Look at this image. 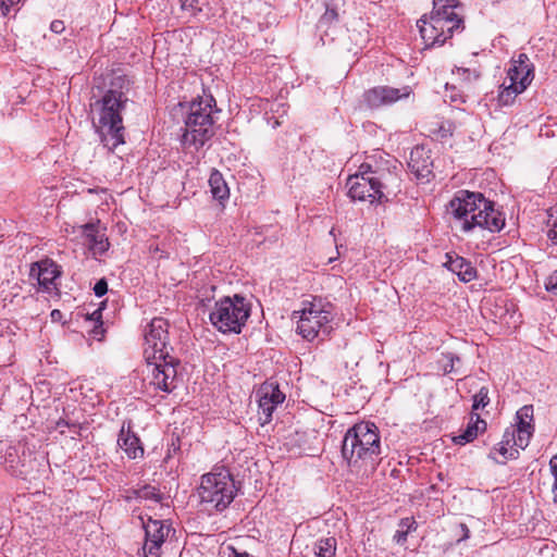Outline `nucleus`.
Listing matches in <instances>:
<instances>
[{
	"instance_id": "58836bf2",
	"label": "nucleus",
	"mask_w": 557,
	"mask_h": 557,
	"mask_svg": "<svg viewBox=\"0 0 557 557\" xmlns=\"http://www.w3.org/2000/svg\"><path fill=\"white\" fill-rule=\"evenodd\" d=\"M50 29H51V32H53L55 34L63 33L65 29L63 21L55 20V21L51 22Z\"/></svg>"
},
{
	"instance_id": "c9c22d12",
	"label": "nucleus",
	"mask_w": 557,
	"mask_h": 557,
	"mask_svg": "<svg viewBox=\"0 0 557 557\" xmlns=\"http://www.w3.org/2000/svg\"><path fill=\"white\" fill-rule=\"evenodd\" d=\"M94 292L97 297H102L108 292V283L104 278L99 280L95 286Z\"/></svg>"
},
{
	"instance_id": "39448f33",
	"label": "nucleus",
	"mask_w": 557,
	"mask_h": 557,
	"mask_svg": "<svg viewBox=\"0 0 557 557\" xmlns=\"http://www.w3.org/2000/svg\"><path fill=\"white\" fill-rule=\"evenodd\" d=\"M457 0H434L430 17L422 16L418 27L426 46H442L455 32L463 29Z\"/></svg>"
},
{
	"instance_id": "7c9ffc66",
	"label": "nucleus",
	"mask_w": 557,
	"mask_h": 557,
	"mask_svg": "<svg viewBox=\"0 0 557 557\" xmlns=\"http://www.w3.org/2000/svg\"><path fill=\"white\" fill-rule=\"evenodd\" d=\"M488 403H490L488 388L483 386L473 396L472 412H474L479 409H484L488 405Z\"/></svg>"
},
{
	"instance_id": "c756f323",
	"label": "nucleus",
	"mask_w": 557,
	"mask_h": 557,
	"mask_svg": "<svg viewBox=\"0 0 557 557\" xmlns=\"http://www.w3.org/2000/svg\"><path fill=\"white\" fill-rule=\"evenodd\" d=\"M136 497L146 500L160 502L161 495L154 486L145 485L135 491Z\"/></svg>"
},
{
	"instance_id": "37998d69",
	"label": "nucleus",
	"mask_w": 557,
	"mask_h": 557,
	"mask_svg": "<svg viewBox=\"0 0 557 557\" xmlns=\"http://www.w3.org/2000/svg\"><path fill=\"white\" fill-rule=\"evenodd\" d=\"M61 317V311L58 309L52 310L51 318L53 321L58 320Z\"/></svg>"
},
{
	"instance_id": "f8f14e48",
	"label": "nucleus",
	"mask_w": 557,
	"mask_h": 557,
	"mask_svg": "<svg viewBox=\"0 0 557 557\" xmlns=\"http://www.w3.org/2000/svg\"><path fill=\"white\" fill-rule=\"evenodd\" d=\"M145 529V545L144 553L145 557H159L160 549L165 539L168 537L171 529L161 520H154L148 518L147 521L143 522Z\"/></svg>"
},
{
	"instance_id": "ea45409f",
	"label": "nucleus",
	"mask_w": 557,
	"mask_h": 557,
	"mask_svg": "<svg viewBox=\"0 0 557 557\" xmlns=\"http://www.w3.org/2000/svg\"><path fill=\"white\" fill-rule=\"evenodd\" d=\"M459 528H460L461 533H462V534H461V537L459 539V542H460V541H465V540L469 539V536H470V530H469V528L467 527V524H465V523H460Z\"/></svg>"
},
{
	"instance_id": "1a4fd4ad",
	"label": "nucleus",
	"mask_w": 557,
	"mask_h": 557,
	"mask_svg": "<svg viewBox=\"0 0 557 557\" xmlns=\"http://www.w3.org/2000/svg\"><path fill=\"white\" fill-rule=\"evenodd\" d=\"M250 315V307L244 297L235 295L215 301L209 314L211 324L222 333L239 334Z\"/></svg>"
},
{
	"instance_id": "cd10ccee",
	"label": "nucleus",
	"mask_w": 557,
	"mask_h": 557,
	"mask_svg": "<svg viewBox=\"0 0 557 557\" xmlns=\"http://www.w3.org/2000/svg\"><path fill=\"white\" fill-rule=\"evenodd\" d=\"M22 445L9 447L4 456V465L12 472L13 469L20 468L17 459L20 457Z\"/></svg>"
},
{
	"instance_id": "c03bdc74",
	"label": "nucleus",
	"mask_w": 557,
	"mask_h": 557,
	"mask_svg": "<svg viewBox=\"0 0 557 557\" xmlns=\"http://www.w3.org/2000/svg\"><path fill=\"white\" fill-rule=\"evenodd\" d=\"M187 8H191V9H193V8H194V1H193V2H190L189 4H187V2H186V1H184V2L182 3V9H184V10H185V9H187Z\"/></svg>"
},
{
	"instance_id": "0eeeda50",
	"label": "nucleus",
	"mask_w": 557,
	"mask_h": 557,
	"mask_svg": "<svg viewBox=\"0 0 557 557\" xmlns=\"http://www.w3.org/2000/svg\"><path fill=\"white\" fill-rule=\"evenodd\" d=\"M237 487L231 472L215 468L201 476L198 495L208 510L223 511L234 500Z\"/></svg>"
},
{
	"instance_id": "4468645a",
	"label": "nucleus",
	"mask_w": 557,
	"mask_h": 557,
	"mask_svg": "<svg viewBox=\"0 0 557 557\" xmlns=\"http://www.w3.org/2000/svg\"><path fill=\"white\" fill-rule=\"evenodd\" d=\"M532 78L533 66L530 63L529 57L525 53H520L508 69L505 81L511 85H517L520 90H525L531 84Z\"/></svg>"
},
{
	"instance_id": "20e7f679",
	"label": "nucleus",
	"mask_w": 557,
	"mask_h": 557,
	"mask_svg": "<svg viewBox=\"0 0 557 557\" xmlns=\"http://www.w3.org/2000/svg\"><path fill=\"white\" fill-rule=\"evenodd\" d=\"M126 102L127 98L122 91L110 89L102 98L90 103L92 125L110 151L124 144L122 111Z\"/></svg>"
},
{
	"instance_id": "2eb2a0df",
	"label": "nucleus",
	"mask_w": 557,
	"mask_h": 557,
	"mask_svg": "<svg viewBox=\"0 0 557 557\" xmlns=\"http://www.w3.org/2000/svg\"><path fill=\"white\" fill-rule=\"evenodd\" d=\"M518 435L515 425L507 428L503 434L502 441L491 453V457L498 463H505L509 459H516L519 456Z\"/></svg>"
},
{
	"instance_id": "6e6552de",
	"label": "nucleus",
	"mask_w": 557,
	"mask_h": 557,
	"mask_svg": "<svg viewBox=\"0 0 557 557\" xmlns=\"http://www.w3.org/2000/svg\"><path fill=\"white\" fill-rule=\"evenodd\" d=\"M212 97L200 98L189 104L185 117L184 144L194 145L197 149L213 135Z\"/></svg>"
},
{
	"instance_id": "9b49d317",
	"label": "nucleus",
	"mask_w": 557,
	"mask_h": 557,
	"mask_svg": "<svg viewBox=\"0 0 557 557\" xmlns=\"http://www.w3.org/2000/svg\"><path fill=\"white\" fill-rule=\"evenodd\" d=\"M257 395L259 398V420L263 425L272 420L275 408L285 400V394L281 392L277 384L265 382L260 386Z\"/></svg>"
},
{
	"instance_id": "f257e3e1",
	"label": "nucleus",
	"mask_w": 557,
	"mask_h": 557,
	"mask_svg": "<svg viewBox=\"0 0 557 557\" xmlns=\"http://www.w3.org/2000/svg\"><path fill=\"white\" fill-rule=\"evenodd\" d=\"M145 356L150 372L149 384L154 389L170 393L175 388L177 359L172 356L173 348L169 343V322L163 318H154L145 334Z\"/></svg>"
},
{
	"instance_id": "6ab92c4d",
	"label": "nucleus",
	"mask_w": 557,
	"mask_h": 557,
	"mask_svg": "<svg viewBox=\"0 0 557 557\" xmlns=\"http://www.w3.org/2000/svg\"><path fill=\"white\" fill-rule=\"evenodd\" d=\"M446 262L444 265L463 283H469L476 277V270L467 259L458 256L446 253Z\"/></svg>"
},
{
	"instance_id": "a19ab883",
	"label": "nucleus",
	"mask_w": 557,
	"mask_h": 557,
	"mask_svg": "<svg viewBox=\"0 0 557 557\" xmlns=\"http://www.w3.org/2000/svg\"><path fill=\"white\" fill-rule=\"evenodd\" d=\"M13 4V0H2L0 1V9H2L3 14H7L10 11V7Z\"/></svg>"
},
{
	"instance_id": "393cba45",
	"label": "nucleus",
	"mask_w": 557,
	"mask_h": 557,
	"mask_svg": "<svg viewBox=\"0 0 557 557\" xmlns=\"http://www.w3.org/2000/svg\"><path fill=\"white\" fill-rule=\"evenodd\" d=\"M336 546L337 542L333 536L320 539L314 544V557H335Z\"/></svg>"
},
{
	"instance_id": "f03ea898",
	"label": "nucleus",
	"mask_w": 557,
	"mask_h": 557,
	"mask_svg": "<svg viewBox=\"0 0 557 557\" xmlns=\"http://www.w3.org/2000/svg\"><path fill=\"white\" fill-rule=\"evenodd\" d=\"M449 213L460 222L463 232L475 227L499 232L505 226L503 212L495 209L492 201L484 198L481 193L459 190L449 201Z\"/></svg>"
},
{
	"instance_id": "412c9836",
	"label": "nucleus",
	"mask_w": 557,
	"mask_h": 557,
	"mask_svg": "<svg viewBox=\"0 0 557 557\" xmlns=\"http://www.w3.org/2000/svg\"><path fill=\"white\" fill-rule=\"evenodd\" d=\"M30 269V275L37 276L38 284L46 290H50L54 280L60 275L57 264L49 261H41Z\"/></svg>"
},
{
	"instance_id": "a211bd4d",
	"label": "nucleus",
	"mask_w": 557,
	"mask_h": 557,
	"mask_svg": "<svg viewBox=\"0 0 557 557\" xmlns=\"http://www.w3.org/2000/svg\"><path fill=\"white\" fill-rule=\"evenodd\" d=\"M81 230L94 253L101 255L109 249L110 244L104 233L106 228L101 227L100 221L84 224Z\"/></svg>"
},
{
	"instance_id": "2f4dec72",
	"label": "nucleus",
	"mask_w": 557,
	"mask_h": 557,
	"mask_svg": "<svg viewBox=\"0 0 557 557\" xmlns=\"http://www.w3.org/2000/svg\"><path fill=\"white\" fill-rule=\"evenodd\" d=\"M547 225L549 226L548 238L557 244V205L548 210Z\"/></svg>"
},
{
	"instance_id": "ddd939ff",
	"label": "nucleus",
	"mask_w": 557,
	"mask_h": 557,
	"mask_svg": "<svg viewBox=\"0 0 557 557\" xmlns=\"http://www.w3.org/2000/svg\"><path fill=\"white\" fill-rule=\"evenodd\" d=\"M411 92L410 87L393 88L388 86L374 87L364 95L366 102L372 107L392 104L399 99L407 98Z\"/></svg>"
},
{
	"instance_id": "aec40b11",
	"label": "nucleus",
	"mask_w": 557,
	"mask_h": 557,
	"mask_svg": "<svg viewBox=\"0 0 557 557\" xmlns=\"http://www.w3.org/2000/svg\"><path fill=\"white\" fill-rule=\"evenodd\" d=\"M119 447L131 459L140 458L144 455V448L140 444L138 436L132 432L131 426H123L120 430L117 437Z\"/></svg>"
},
{
	"instance_id": "bb28decb",
	"label": "nucleus",
	"mask_w": 557,
	"mask_h": 557,
	"mask_svg": "<svg viewBox=\"0 0 557 557\" xmlns=\"http://www.w3.org/2000/svg\"><path fill=\"white\" fill-rule=\"evenodd\" d=\"M417 530V522L413 518H404L399 522V528L394 535V540L397 544L403 545L407 541V536L410 532Z\"/></svg>"
},
{
	"instance_id": "4c0bfd02",
	"label": "nucleus",
	"mask_w": 557,
	"mask_h": 557,
	"mask_svg": "<svg viewBox=\"0 0 557 557\" xmlns=\"http://www.w3.org/2000/svg\"><path fill=\"white\" fill-rule=\"evenodd\" d=\"M547 289L557 295V270L550 274Z\"/></svg>"
},
{
	"instance_id": "e433bc0d",
	"label": "nucleus",
	"mask_w": 557,
	"mask_h": 557,
	"mask_svg": "<svg viewBox=\"0 0 557 557\" xmlns=\"http://www.w3.org/2000/svg\"><path fill=\"white\" fill-rule=\"evenodd\" d=\"M446 358L448 359L449 363L445 366V372L446 373L455 372L456 363L460 362V358L458 356H455L454 354H448L446 356Z\"/></svg>"
},
{
	"instance_id": "473e14b6",
	"label": "nucleus",
	"mask_w": 557,
	"mask_h": 557,
	"mask_svg": "<svg viewBox=\"0 0 557 557\" xmlns=\"http://www.w3.org/2000/svg\"><path fill=\"white\" fill-rule=\"evenodd\" d=\"M338 17L337 11L335 9L326 8L324 14L321 16L319 23L321 26L329 25L332 22L336 21Z\"/></svg>"
},
{
	"instance_id": "f704fd0d",
	"label": "nucleus",
	"mask_w": 557,
	"mask_h": 557,
	"mask_svg": "<svg viewBox=\"0 0 557 557\" xmlns=\"http://www.w3.org/2000/svg\"><path fill=\"white\" fill-rule=\"evenodd\" d=\"M101 311H102V308L99 307L98 309H96L89 317L90 320L92 321H96L98 322L99 324H102V321H101ZM103 330L101 329V325L99 326H96L92 331V333L95 334V336H98L99 334H102Z\"/></svg>"
},
{
	"instance_id": "c85d7f7f",
	"label": "nucleus",
	"mask_w": 557,
	"mask_h": 557,
	"mask_svg": "<svg viewBox=\"0 0 557 557\" xmlns=\"http://www.w3.org/2000/svg\"><path fill=\"white\" fill-rule=\"evenodd\" d=\"M454 74L458 75L463 84H470L480 77V72L476 69H469L465 66H457Z\"/></svg>"
},
{
	"instance_id": "5701e85b",
	"label": "nucleus",
	"mask_w": 557,
	"mask_h": 557,
	"mask_svg": "<svg viewBox=\"0 0 557 557\" xmlns=\"http://www.w3.org/2000/svg\"><path fill=\"white\" fill-rule=\"evenodd\" d=\"M209 186L214 199L219 201L228 199L230 189L227 187L225 180L223 178L222 174L219 171L214 170L211 172L209 177Z\"/></svg>"
},
{
	"instance_id": "4be33fe9",
	"label": "nucleus",
	"mask_w": 557,
	"mask_h": 557,
	"mask_svg": "<svg viewBox=\"0 0 557 557\" xmlns=\"http://www.w3.org/2000/svg\"><path fill=\"white\" fill-rule=\"evenodd\" d=\"M486 430V422L481 419L480 414L476 412H471L470 422L467 428L459 435L454 437V442L457 445H465L467 443L472 442L479 433H482Z\"/></svg>"
},
{
	"instance_id": "72a5a7b5",
	"label": "nucleus",
	"mask_w": 557,
	"mask_h": 557,
	"mask_svg": "<svg viewBox=\"0 0 557 557\" xmlns=\"http://www.w3.org/2000/svg\"><path fill=\"white\" fill-rule=\"evenodd\" d=\"M549 467L554 475L553 495L554 502L557 503V454L550 459Z\"/></svg>"
},
{
	"instance_id": "b1692460",
	"label": "nucleus",
	"mask_w": 557,
	"mask_h": 557,
	"mask_svg": "<svg viewBox=\"0 0 557 557\" xmlns=\"http://www.w3.org/2000/svg\"><path fill=\"white\" fill-rule=\"evenodd\" d=\"M20 453L22 455L16 461L20 468L13 469L11 473L16 476H27L35 470L37 458L33 457L32 453L26 454L24 445H22Z\"/></svg>"
},
{
	"instance_id": "7ed1b4c3",
	"label": "nucleus",
	"mask_w": 557,
	"mask_h": 557,
	"mask_svg": "<svg viewBox=\"0 0 557 557\" xmlns=\"http://www.w3.org/2000/svg\"><path fill=\"white\" fill-rule=\"evenodd\" d=\"M341 451L351 471L373 467L382 454L377 426L369 421L354 424L345 433Z\"/></svg>"
},
{
	"instance_id": "a878e982",
	"label": "nucleus",
	"mask_w": 557,
	"mask_h": 557,
	"mask_svg": "<svg viewBox=\"0 0 557 557\" xmlns=\"http://www.w3.org/2000/svg\"><path fill=\"white\" fill-rule=\"evenodd\" d=\"M523 91L524 90H520L517 85L507 84L505 81L498 94V103L500 106H510L513 103L516 97Z\"/></svg>"
},
{
	"instance_id": "79ce46f5",
	"label": "nucleus",
	"mask_w": 557,
	"mask_h": 557,
	"mask_svg": "<svg viewBox=\"0 0 557 557\" xmlns=\"http://www.w3.org/2000/svg\"><path fill=\"white\" fill-rule=\"evenodd\" d=\"M228 557H251V556L246 552H237L235 549H232V553L228 555Z\"/></svg>"
},
{
	"instance_id": "dca6fc26",
	"label": "nucleus",
	"mask_w": 557,
	"mask_h": 557,
	"mask_svg": "<svg viewBox=\"0 0 557 557\" xmlns=\"http://www.w3.org/2000/svg\"><path fill=\"white\" fill-rule=\"evenodd\" d=\"M516 434L518 435V447L524 449L534 432L533 425V406L525 405L516 413Z\"/></svg>"
},
{
	"instance_id": "9d476101",
	"label": "nucleus",
	"mask_w": 557,
	"mask_h": 557,
	"mask_svg": "<svg viewBox=\"0 0 557 557\" xmlns=\"http://www.w3.org/2000/svg\"><path fill=\"white\" fill-rule=\"evenodd\" d=\"M368 172L350 175L347 180L348 195L354 200H369L382 202L391 191L388 184L397 181L391 173H381L380 176H367Z\"/></svg>"
},
{
	"instance_id": "a18cd8bd",
	"label": "nucleus",
	"mask_w": 557,
	"mask_h": 557,
	"mask_svg": "<svg viewBox=\"0 0 557 557\" xmlns=\"http://www.w3.org/2000/svg\"><path fill=\"white\" fill-rule=\"evenodd\" d=\"M364 172H368L367 176H369V171H368V170H366ZM370 176H374V175H373V172H370Z\"/></svg>"
},
{
	"instance_id": "423d86ee",
	"label": "nucleus",
	"mask_w": 557,
	"mask_h": 557,
	"mask_svg": "<svg viewBox=\"0 0 557 557\" xmlns=\"http://www.w3.org/2000/svg\"><path fill=\"white\" fill-rule=\"evenodd\" d=\"M333 315L331 302L318 297L305 299L301 309L293 312V318L297 319L296 332L307 341L326 336L332 330Z\"/></svg>"
},
{
	"instance_id": "f3484780",
	"label": "nucleus",
	"mask_w": 557,
	"mask_h": 557,
	"mask_svg": "<svg viewBox=\"0 0 557 557\" xmlns=\"http://www.w3.org/2000/svg\"><path fill=\"white\" fill-rule=\"evenodd\" d=\"M432 165L433 162L429 149H426L424 146H416L412 148L408 161V166L417 178H428L432 173Z\"/></svg>"
}]
</instances>
